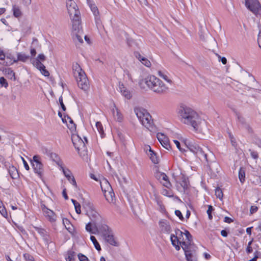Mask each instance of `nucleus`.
Segmentation results:
<instances>
[{
	"instance_id": "5fc2aeb1",
	"label": "nucleus",
	"mask_w": 261,
	"mask_h": 261,
	"mask_svg": "<svg viewBox=\"0 0 261 261\" xmlns=\"http://www.w3.org/2000/svg\"><path fill=\"white\" fill-rule=\"evenodd\" d=\"M74 257V252L72 251H69L68 253V257L66 258V261H71Z\"/></svg>"
},
{
	"instance_id": "4d7b16f0",
	"label": "nucleus",
	"mask_w": 261,
	"mask_h": 261,
	"mask_svg": "<svg viewBox=\"0 0 261 261\" xmlns=\"http://www.w3.org/2000/svg\"><path fill=\"white\" fill-rule=\"evenodd\" d=\"M59 102H60V104L61 105V107L62 108V110L63 111H66V107H65V106L64 105V103H63V98H62V96L59 97Z\"/></svg>"
},
{
	"instance_id": "e2e57ef3",
	"label": "nucleus",
	"mask_w": 261,
	"mask_h": 261,
	"mask_svg": "<svg viewBox=\"0 0 261 261\" xmlns=\"http://www.w3.org/2000/svg\"><path fill=\"white\" fill-rule=\"evenodd\" d=\"M164 173L159 172L157 173L155 175L156 178L160 181H161V179L163 175H164Z\"/></svg>"
},
{
	"instance_id": "4c0bfd02",
	"label": "nucleus",
	"mask_w": 261,
	"mask_h": 261,
	"mask_svg": "<svg viewBox=\"0 0 261 261\" xmlns=\"http://www.w3.org/2000/svg\"><path fill=\"white\" fill-rule=\"evenodd\" d=\"M239 178L241 183H243L245 181V169L243 167H241L239 172Z\"/></svg>"
},
{
	"instance_id": "58836bf2",
	"label": "nucleus",
	"mask_w": 261,
	"mask_h": 261,
	"mask_svg": "<svg viewBox=\"0 0 261 261\" xmlns=\"http://www.w3.org/2000/svg\"><path fill=\"white\" fill-rule=\"evenodd\" d=\"M151 161L154 164H158L159 163V159L154 152H152L150 154H148Z\"/></svg>"
},
{
	"instance_id": "0e129e2a",
	"label": "nucleus",
	"mask_w": 261,
	"mask_h": 261,
	"mask_svg": "<svg viewBox=\"0 0 261 261\" xmlns=\"http://www.w3.org/2000/svg\"><path fill=\"white\" fill-rule=\"evenodd\" d=\"M67 121H71V118L69 116H65L64 118H62V121L64 123H67Z\"/></svg>"
},
{
	"instance_id": "1a4fd4ad",
	"label": "nucleus",
	"mask_w": 261,
	"mask_h": 261,
	"mask_svg": "<svg viewBox=\"0 0 261 261\" xmlns=\"http://www.w3.org/2000/svg\"><path fill=\"white\" fill-rule=\"evenodd\" d=\"M246 7L255 16L261 11V4L258 0H246Z\"/></svg>"
},
{
	"instance_id": "2eb2a0df",
	"label": "nucleus",
	"mask_w": 261,
	"mask_h": 261,
	"mask_svg": "<svg viewBox=\"0 0 261 261\" xmlns=\"http://www.w3.org/2000/svg\"><path fill=\"white\" fill-rule=\"evenodd\" d=\"M182 249L185 252L187 261H197L195 247L188 248V247L184 246H182Z\"/></svg>"
},
{
	"instance_id": "7ed1b4c3",
	"label": "nucleus",
	"mask_w": 261,
	"mask_h": 261,
	"mask_svg": "<svg viewBox=\"0 0 261 261\" xmlns=\"http://www.w3.org/2000/svg\"><path fill=\"white\" fill-rule=\"evenodd\" d=\"M141 83H145L147 86L158 94L166 93L169 88L159 79L154 75H149L143 79Z\"/></svg>"
},
{
	"instance_id": "13d9d810",
	"label": "nucleus",
	"mask_w": 261,
	"mask_h": 261,
	"mask_svg": "<svg viewBox=\"0 0 261 261\" xmlns=\"http://www.w3.org/2000/svg\"><path fill=\"white\" fill-rule=\"evenodd\" d=\"M175 214L179 218L180 220H184V217L179 210H176L175 211Z\"/></svg>"
},
{
	"instance_id": "603ef678",
	"label": "nucleus",
	"mask_w": 261,
	"mask_h": 261,
	"mask_svg": "<svg viewBox=\"0 0 261 261\" xmlns=\"http://www.w3.org/2000/svg\"><path fill=\"white\" fill-rule=\"evenodd\" d=\"M78 257L80 261H89L88 257L82 253L79 254Z\"/></svg>"
},
{
	"instance_id": "a878e982",
	"label": "nucleus",
	"mask_w": 261,
	"mask_h": 261,
	"mask_svg": "<svg viewBox=\"0 0 261 261\" xmlns=\"http://www.w3.org/2000/svg\"><path fill=\"white\" fill-rule=\"evenodd\" d=\"M119 89L122 95L124 96L127 99H129L132 97V94L130 92L124 87L123 84H119Z\"/></svg>"
},
{
	"instance_id": "6ab92c4d",
	"label": "nucleus",
	"mask_w": 261,
	"mask_h": 261,
	"mask_svg": "<svg viewBox=\"0 0 261 261\" xmlns=\"http://www.w3.org/2000/svg\"><path fill=\"white\" fill-rule=\"evenodd\" d=\"M161 231L165 233H170L171 231V227L169 222L165 219L161 220L159 222Z\"/></svg>"
},
{
	"instance_id": "cd10ccee",
	"label": "nucleus",
	"mask_w": 261,
	"mask_h": 261,
	"mask_svg": "<svg viewBox=\"0 0 261 261\" xmlns=\"http://www.w3.org/2000/svg\"><path fill=\"white\" fill-rule=\"evenodd\" d=\"M8 172L13 179H16L18 177V172L16 167L13 166H9Z\"/></svg>"
},
{
	"instance_id": "2f4dec72",
	"label": "nucleus",
	"mask_w": 261,
	"mask_h": 261,
	"mask_svg": "<svg viewBox=\"0 0 261 261\" xmlns=\"http://www.w3.org/2000/svg\"><path fill=\"white\" fill-rule=\"evenodd\" d=\"M5 74L8 79L15 81V73L11 68L6 69Z\"/></svg>"
},
{
	"instance_id": "864d4df0",
	"label": "nucleus",
	"mask_w": 261,
	"mask_h": 261,
	"mask_svg": "<svg viewBox=\"0 0 261 261\" xmlns=\"http://www.w3.org/2000/svg\"><path fill=\"white\" fill-rule=\"evenodd\" d=\"M258 210V207L256 205H252L250 208V214L252 215L256 213Z\"/></svg>"
},
{
	"instance_id": "39448f33",
	"label": "nucleus",
	"mask_w": 261,
	"mask_h": 261,
	"mask_svg": "<svg viewBox=\"0 0 261 261\" xmlns=\"http://www.w3.org/2000/svg\"><path fill=\"white\" fill-rule=\"evenodd\" d=\"M80 15L73 16L72 18H70L72 21V35L75 42L77 41L80 43H82L83 42L82 39L83 32L82 29Z\"/></svg>"
},
{
	"instance_id": "79ce46f5",
	"label": "nucleus",
	"mask_w": 261,
	"mask_h": 261,
	"mask_svg": "<svg viewBox=\"0 0 261 261\" xmlns=\"http://www.w3.org/2000/svg\"><path fill=\"white\" fill-rule=\"evenodd\" d=\"M94 226H93V227ZM92 224L91 222L88 223L86 225V229L87 231L90 232L91 233H96V230L94 228V230L92 228Z\"/></svg>"
},
{
	"instance_id": "052dcab7",
	"label": "nucleus",
	"mask_w": 261,
	"mask_h": 261,
	"mask_svg": "<svg viewBox=\"0 0 261 261\" xmlns=\"http://www.w3.org/2000/svg\"><path fill=\"white\" fill-rule=\"evenodd\" d=\"M134 55L136 58H137L140 61H142L141 59H143L144 58L138 51L135 52Z\"/></svg>"
},
{
	"instance_id": "f8f14e48",
	"label": "nucleus",
	"mask_w": 261,
	"mask_h": 261,
	"mask_svg": "<svg viewBox=\"0 0 261 261\" xmlns=\"http://www.w3.org/2000/svg\"><path fill=\"white\" fill-rule=\"evenodd\" d=\"M173 177L176 182L180 184L184 189H187L188 186V181L187 178L182 174L180 171H174L172 174Z\"/></svg>"
},
{
	"instance_id": "412c9836",
	"label": "nucleus",
	"mask_w": 261,
	"mask_h": 261,
	"mask_svg": "<svg viewBox=\"0 0 261 261\" xmlns=\"http://www.w3.org/2000/svg\"><path fill=\"white\" fill-rule=\"evenodd\" d=\"M35 230L40 234L46 244L50 241V238L47 231L43 228L34 227Z\"/></svg>"
},
{
	"instance_id": "7c9ffc66",
	"label": "nucleus",
	"mask_w": 261,
	"mask_h": 261,
	"mask_svg": "<svg viewBox=\"0 0 261 261\" xmlns=\"http://www.w3.org/2000/svg\"><path fill=\"white\" fill-rule=\"evenodd\" d=\"M158 75L160 77L163 79L165 81L169 83V84H171L172 83V80L169 78L167 73L166 71L159 70L158 71Z\"/></svg>"
},
{
	"instance_id": "8fccbe9b",
	"label": "nucleus",
	"mask_w": 261,
	"mask_h": 261,
	"mask_svg": "<svg viewBox=\"0 0 261 261\" xmlns=\"http://www.w3.org/2000/svg\"><path fill=\"white\" fill-rule=\"evenodd\" d=\"M213 210L214 208L212 205H208V210H207V214L210 219H212L213 218L212 215V212L213 211Z\"/></svg>"
},
{
	"instance_id": "338daca9",
	"label": "nucleus",
	"mask_w": 261,
	"mask_h": 261,
	"mask_svg": "<svg viewBox=\"0 0 261 261\" xmlns=\"http://www.w3.org/2000/svg\"><path fill=\"white\" fill-rule=\"evenodd\" d=\"M70 183L73 185L74 187H77V185L75 178L73 176L70 179Z\"/></svg>"
},
{
	"instance_id": "9d476101",
	"label": "nucleus",
	"mask_w": 261,
	"mask_h": 261,
	"mask_svg": "<svg viewBox=\"0 0 261 261\" xmlns=\"http://www.w3.org/2000/svg\"><path fill=\"white\" fill-rule=\"evenodd\" d=\"M247 82V84L246 85V87H247L248 89V91H251V95L252 96H255L257 93V89L256 88L257 85V82L256 81L254 77L248 73V77L247 79H246Z\"/></svg>"
},
{
	"instance_id": "b1692460",
	"label": "nucleus",
	"mask_w": 261,
	"mask_h": 261,
	"mask_svg": "<svg viewBox=\"0 0 261 261\" xmlns=\"http://www.w3.org/2000/svg\"><path fill=\"white\" fill-rule=\"evenodd\" d=\"M72 71L74 77H78V76L82 75V73H85V72L82 70L80 65L77 63L73 64Z\"/></svg>"
},
{
	"instance_id": "a18cd8bd",
	"label": "nucleus",
	"mask_w": 261,
	"mask_h": 261,
	"mask_svg": "<svg viewBox=\"0 0 261 261\" xmlns=\"http://www.w3.org/2000/svg\"><path fill=\"white\" fill-rule=\"evenodd\" d=\"M234 113H235L236 116L237 117V118H238V120L239 122H240L241 124H242L243 125L244 124V122H243V117H241L240 115V113L236 109H234L233 110Z\"/></svg>"
},
{
	"instance_id": "bf43d9fd",
	"label": "nucleus",
	"mask_w": 261,
	"mask_h": 261,
	"mask_svg": "<svg viewBox=\"0 0 261 261\" xmlns=\"http://www.w3.org/2000/svg\"><path fill=\"white\" fill-rule=\"evenodd\" d=\"M164 186L167 188H170L171 186V184L168 179L166 180V181H163V182H161Z\"/></svg>"
},
{
	"instance_id": "f257e3e1",
	"label": "nucleus",
	"mask_w": 261,
	"mask_h": 261,
	"mask_svg": "<svg viewBox=\"0 0 261 261\" xmlns=\"http://www.w3.org/2000/svg\"><path fill=\"white\" fill-rule=\"evenodd\" d=\"M178 115L182 123L191 126L195 130L203 132L205 122L192 109L186 106H180L178 110Z\"/></svg>"
},
{
	"instance_id": "37998d69",
	"label": "nucleus",
	"mask_w": 261,
	"mask_h": 261,
	"mask_svg": "<svg viewBox=\"0 0 261 261\" xmlns=\"http://www.w3.org/2000/svg\"><path fill=\"white\" fill-rule=\"evenodd\" d=\"M215 195L217 198L222 199L223 196L222 191L220 188H217L215 190Z\"/></svg>"
},
{
	"instance_id": "c756f323",
	"label": "nucleus",
	"mask_w": 261,
	"mask_h": 261,
	"mask_svg": "<svg viewBox=\"0 0 261 261\" xmlns=\"http://www.w3.org/2000/svg\"><path fill=\"white\" fill-rule=\"evenodd\" d=\"M112 112L115 119L118 121H121L122 120V116L115 106H114V108L112 109Z\"/></svg>"
},
{
	"instance_id": "ea45409f",
	"label": "nucleus",
	"mask_w": 261,
	"mask_h": 261,
	"mask_svg": "<svg viewBox=\"0 0 261 261\" xmlns=\"http://www.w3.org/2000/svg\"><path fill=\"white\" fill-rule=\"evenodd\" d=\"M0 213L1 214L5 217H6L7 216V212L6 211V208L3 205V202L0 199Z\"/></svg>"
},
{
	"instance_id": "aec40b11",
	"label": "nucleus",
	"mask_w": 261,
	"mask_h": 261,
	"mask_svg": "<svg viewBox=\"0 0 261 261\" xmlns=\"http://www.w3.org/2000/svg\"><path fill=\"white\" fill-rule=\"evenodd\" d=\"M141 122L144 127L150 131H152L153 129V122L150 115V118L146 117L144 118L143 120H142Z\"/></svg>"
},
{
	"instance_id": "393cba45",
	"label": "nucleus",
	"mask_w": 261,
	"mask_h": 261,
	"mask_svg": "<svg viewBox=\"0 0 261 261\" xmlns=\"http://www.w3.org/2000/svg\"><path fill=\"white\" fill-rule=\"evenodd\" d=\"M89 7L95 16L96 23H98L100 21L99 16V12L97 7L94 4H89Z\"/></svg>"
},
{
	"instance_id": "de8ad7c7",
	"label": "nucleus",
	"mask_w": 261,
	"mask_h": 261,
	"mask_svg": "<svg viewBox=\"0 0 261 261\" xmlns=\"http://www.w3.org/2000/svg\"><path fill=\"white\" fill-rule=\"evenodd\" d=\"M216 55L218 57L219 62H221L223 65H225L227 63V59L225 57H222L218 54H216Z\"/></svg>"
},
{
	"instance_id": "774afa93",
	"label": "nucleus",
	"mask_w": 261,
	"mask_h": 261,
	"mask_svg": "<svg viewBox=\"0 0 261 261\" xmlns=\"http://www.w3.org/2000/svg\"><path fill=\"white\" fill-rule=\"evenodd\" d=\"M224 221L226 223H230L233 221V220L228 217H225Z\"/></svg>"
},
{
	"instance_id": "6e6d98bb",
	"label": "nucleus",
	"mask_w": 261,
	"mask_h": 261,
	"mask_svg": "<svg viewBox=\"0 0 261 261\" xmlns=\"http://www.w3.org/2000/svg\"><path fill=\"white\" fill-rule=\"evenodd\" d=\"M23 256L27 261H33V257L28 253H25Z\"/></svg>"
},
{
	"instance_id": "dca6fc26",
	"label": "nucleus",
	"mask_w": 261,
	"mask_h": 261,
	"mask_svg": "<svg viewBox=\"0 0 261 261\" xmlns=\"http://www.w3.org/2000/svg\"><path fill=\"white\" fill-rule=\"evenodd\" d=\"M87 214L91 221L93 222V226L95 224L101 221L103 219L98 213L92 208H90V209L87 211Z\"/></svg>"
},
{
	"instance_id": "c03bdc74",
	"label": "nucleus",
	"mask_w": 261,
	"mask_h": 261,
	"mask_svg": "<svg viewBox=\"0 0 261 261\" xmlns=\"http://www.w3.org/2000/svg\"><path fill=\"white\" fill-rule=\"evenodd\" d=\"M142 61L140 62L147 67H150L151 65V63L147 58H144L143 59H141Z\"/></svg>"
},
{
	"instance_id": "20e7f679",
	"label": "nucleus",
	"mask_w": 261,
	"mask_h": 261,
	"mask_svg": "<svg viewBox=\"0 0 261 261\" xmlns=\"http://www.w3.org/2000/svg\"><path fill=\"white\" fill-rule=\"evenodd\" d=\"M188 149L195 154L201 161L208 162L214 158L213 153L207 148H202L197 143L190 141L186 143Z\"/></svg>"
},
{
	"instance_id": "a19ab883",
	"label": "nucleus",
	"mask_w": 261,
	"mask_h": 261,
	"mask_svg": "<svg viewBox=\"0 0 261 261\" xmlns=\"http://www.w3.org/2000/svg\"><path fill=\"white\" fill-rule=\"evenodd\" d=\"M96 127L99 134H100L101 137H103V135H104V131L101 123L100 122H97L96 123Z\"/></svg>"
},
{
	"instance_id": "6e6552de",
	"label": "nucleus",
	"mask_w": 261,
	"mask_h": 261,
	"mask_svg": "<svg viewBox=\"0 0 261 261\" xmlns=\"http://www.w3.org/2000/svg\"><path fill=\"white\" fill-rule=\"evenodd\" d=\"M31 163L35 173L41 177L43 172V165L41 162L40 156L38 155H34Z\"/></svg>"
},
{
	"instance_id": "09e8293b",
	"label": "nucleus",
	"mask_w": 261,
	"mask_h": 261,
	"mask_svg": "<svg viewBox=\"0 0 261 261\" xmlns=\"http://www.w3.org/2000/svg\"><path fill=\"white\" fill-rule=\"evenodd\" d=\"M0 85L5 88H7L8 86V84L6 80L4 77H1L0 78Z\"/></svg>"
},
{
	"instance_id": "72a5a7b5",
	"label": "nucleus",
	"mask_w": 261,
	"mask_h": 261,
	"mask_svg": "<svg viewBox=\"0 0 261 261\" xmlns=\"http://www.w3.org/2000/svg\"><path fill=\"white\" fill-rule=\"evenodd\" d=\"M30 57L25 54L19 53L17 54V60L18 61L25 62L29 60Z\"/></svg>"
},
{
	"instance_id": "69168bd1",
	"label": "nucleus",
	"mask_w": 261,
	"mask_h": 261,
	"mask_svg": "<svg viewBox=\"0 0 261 261\" xmlns=\"http://www.w3.org/2000/svg\"><path fill=\"white\" fill-rule=\"evenodd\" d=\"M173 142L174 143H175V144L176 145L177 148L180 151H181V148L180 147V142L177 141V140H173Z\"/></svg>"
},
{
	"instance_id": "3c124183",
	"label": "nucleus",
	"mask_w": 261,
	"mask_h": 261,
	"mask_svg": "<svg viewBox=\"0 0 261 261\" xmlns=\"http://www.w3.org/2000/svg\"><path fill=\"white\" fill-rule=\"evenodd\" d=\"M63 223L64 224L65 227L67 229H70L69 226L70 225V223L67 219H66V218L63 219Z\"/></svg>"
},
{
	"instance_id": "473e14b6",
	"label": "nucleus",
	"mask_w": 261,
	"mask_h": 261,
	"mask_svg": "<svg viewBox=\"0 0 261 261\" xmlns=\"http://www.w3.org/2000/svg\"><path fill=\"white\" fill-rule=\"evenodd\" d=\"M50 156L60 167L63 165L62 161L56 153H51Z\"/></svg>"
},
{
	"instance_id": "680f3d73",
	"label": "nucleus",
	"mask_w": 261,
	"mask_h": 261,
	"mask_svg": "<svg viewBox=\"0 0 261 261\" xmlns=\"http://www.w3.org/2000/svg\"><path fill=\"white\" fill-rule=\"evenodd\" d=\"M21 159L22 160L23 164L25 169L27 170H29L30 167H29V165L28 164L27 162H26V161L22 157H21Z\"/></svg>"
},
{
	"instance_id": "ddd939ff",
	"label": "nucleus",
	"mask_w": 261,
	"mask_h": 261,
	"mask_svg": "<svg viewBox=\"0 0 261 261\" xmlns=\"http://www.w3.org/2000/svg\"><path fill=\"white\" fill-rule=\"evenodd\" d=\"M93 228L95 229L96 232L102 233V236H105L106 233H109L112 231L110 228L105 223L103 219L96 224H95Z\"/></svg>"
},
{
	"instance_id": "f704fd0d",
	"label": "nucleus",
	"mask_w": 261,
	"mask_h": 261,
	"mask_svg": "<svg viewBox=\"0 0 261 261\" xmlns=\"http://www.w3.org/2000/svg\"><path fill=\"white\" fill-rule=\"evenodd\" d=\"M60 168V170H61L62 171L64 175L66 176V177L68 179V180L69 181H70V179L73 176L72 175V174H71L70 171L69 170H68V169L65 170L64 168V167H63V166H62Z\"/></svg>"
},
{
	"instance_id": "49530a36",
	"label": "nucleus",
	"mask_w": 261,
	"mask_h": 261,
	"mask_svg": "<svg viewBox=\"0 0 261 261\" xmlns=\"http://www.w3.org/2000/svg\"><path fill=\"white\" fill-rule=\"evenodd\" d=\"M249 151L250 152L251 156L253 159L256 160L258 158V154L257 151L252 150L251 149H249Z\"/></svg>"
},
{
	"instance_id": "c85d7f7f",
	"label": "nucleus",
	"mask_w": 261,
	"mask_h": 261,
	"mask_svg": "<svg viewBox=\"0 0 261 261\" xmlns=\"http://www.w3.org/2000/svg\"><path fill=\"white\" fill-rule=\"evenodd\" d=\"M101 188L103 192L112 190V188L110 183L107 180H103L100 182Z\"/></svg>"
},
{
	"instance_id": "0eeeda50",
	"label": "nucleus",
	"mask_w": 261,
	"mask_h": 261,
	"mask_svg": "<svg viewBox=\"0 0 261 261\" xmlns=\"http://www.w3.org/2000/svg\"><path fill=\"white\" fill-rule=\"evenodd\" d=\"M45 59L46 57L43 54H39L37 57L34 60L33 64L35 67L39 70L43 75L45 76H48L49 75L48 71L45 69V66L41 63L42 61H45Z\"/></svg>"
},
{
	"instance_id": "423d86ee",
	"label": "nucleus",
	"mask_w": 261,
	"mask_h": 261,
	"mask_svg": "<svg viewBox=\"0 0 261 261\" xmlns=\"http://www.w3.org/2000/svg\"><path fill=\"white\" fill-rule=\"evenodd\" d=\"M85 142H84L81 138L77 134H73L71 136V140L75 148L77 150L80 155H85V153L87 151V147L86 143L88 141L86 138H84Z\"/></svg>"
},
{
	"instance_id": "a211bd4d",
	"label": "nucleus",
	"mask_w": 261,
	"mask_h": 261,
	"mask_svg": "<svg viewBox=\"0 0 261 261\" xmlns=\"http://www.w3.org/2000/svg\"><path fill=\"white\" fill-rule=\"evenodd\" d=\"M156 137L162 145L165 148L169 150L171 148V146L169 143L168 138L164 134L161 133H158L156 135Z\"/></svg>"
},
{
	"instance_id": "4be33fe9",
	"label": "nucleus",
	"mask_w": 261,
	"mask_h": 261,
	"mask_svg": "<svg viewBox=\"0 0 261 261\" xmlns=\"http://www.w3.org/2000/svg\"><path fill=\"white\" fill-rule=\"evenodd\" d=\"M103 237L105 240L110 245L114 246H118L119 245L118 242L115 240L112 231L109 233H106Z\"/></svg>"
},
{
	"instance_id": "c9c22d12",
	"label": "nucleus",
	"mask_w": 261,
	"mask_h": 261,
	"mask_svg": "<svg viewBox=\"0 0 261 261\" xmlns=\"http://www.w3.org/2000/svg\"><path fill=\"white\" fill-rule=\"evenodd\" d=\"M90 240L92 242L95 249L98 251L101 250V247L95 237L93 236H91Z\"/></svg>"
},
{
	"instance_id": "e433bc0d",
	"label": "nucleus",
	"mask_w": 261,
	"mask_h": 261,
	"mask_svg": "<svg viewBox=\"0 0 261 261\" xmlns=\"http://www.w3.org/2000/svg\"><path fill=\"white\" fill-rule=\"evenodd\" d=\"M13 15L16 17H19L21 16V12L18 7L16 5L13 7Z\"/></svg>"
},
{
	"instance_id": "bb28decb",
	"label": "nucleus",
	"mask_w": 261,
	"mask_h": 261,
	"mask_svg": "<svg viewBox=\"0 0 261 261\" xmlns=\"http://www.w3.org/2000/svg\"><path fill=\"white\" fill-rule=\"evenodd\" d=\"M104 196L106 200L110 203L114 202L115 194L113 192V189L111 191H108L106 192H103Z\"/></svg>"
},
{
	"instance_id": "4468645a",
	"label": "nucleus",
	"mask_w": 261,
	"mask_h": 261,
	"mask_svg": "<svg viewBox=\"0 0 261 261\" xmlns=\"http://www.w3.org/2000/svg\"><path fill=\"white\" fill-rule=\"evenodd\" d=\"M78 86L80 88L83 90L84 91H87L89 88V84L88 80L85 73H82V75L77 77H75Z\"/></svg>"
},
{
	"instance_id": "f3484780",
	"label": "nucleus",
	"mask_w": 261,
	"mask_h": 261,
	"mask_svg": "<svg viewBox=\"0 0 261 261\" xmlns=\"http://www.w3.org/2000/svg\"><path fill=\"white\" fill-rule=\"evenodd\" d=\"M134 112L140 122L143 120L144 118L148 117L150 118V114L147 110L142 107H136L134 108Z\"/></svg>"
},
{
	"instance_id": "f03ea898",
	"label": "nucleus",
	"mask_w": 261,
	"mask_h": 261,
	"mask_svg": "<svg viewBox=\"0 0 261 261\" xmlns=\"http://www.w3.org/2000/svg\"><path fill=\"white\" fill-rule=\"evenodd\" d=\"M170 240L172 244L175 247L177 250H180V246H186L188 248L195 247L193 243L192 236L189 231L185 230L184 232L178 229L175 230V234H171L170 236Z\"/></svg>"
},
{
	"instance_id": "5701e85b",
	"label": "nucleus",
	"mask_w": 261,
	"mask_h": 261,
	"mask_svg": "<svg viewBox=\"0 0 261 261\" xmlns=\"http://www.w3.org/2000/svg\"><path fill=\"white\" fill-rule=\"evenodd\" d=\"M41 206L43 212L45 214L46 216L49 218L50 221H56L55 214L53 211L46 207L44 204H41Z\"/></svg>"
},
{
	"instance_id": "9b49d317",
	"label": "nucleus",
	"mask_w": 261,
	"mask_h": 261,
	"mask_svg": "<svg viewBox=\"0 0 261 261\" xmlns=\"http://www.w3.org/2000/svg\"><path fill=\"white\" fill-rule=\"evenodd\" d=\"M66 7L70 18L73 16L80 15L77 6L74 0H66Z\"/></svg>"
}]
</instances>
